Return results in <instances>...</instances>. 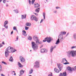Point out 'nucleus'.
<instances>
[{
    "label": "nucleus",
    "mask_w": 76,
    "mask_h": 76,
    "mask_svg": "<svg viewBox=\"0 0 76 76\" xmlns=\"http://www.w3.org/2000/svg\"><path fill=\"white\" fill-rule=\"evenodd\" d=\"M19 59L20 60V61L21 63H23V62L25 61V59H24V58L22 56L20 57Z\"/></svg>",
    "instance_id": "nucleus-11"
},
{
    "label": "nucleus",
    "mask_w": 76,
    "mask_h": 76,
    "mask_svg": "<svg viewBox=\"0 0 76 76\" xmlns=\"http://www.w3.org/2000/svg\"><path fill=\"white\" fill-rule=\"evenodd\" d=\"M35 15H36V16H38V14H37L36 13H34Z\"/></svg>",
    "instance_id": "nucleus-52"
},
{
    "label": "nucleus",
    "mask_w": 76,
    "mask_h": 76,
    "mask_svg": "<svg viewBox=\"0 0 76 76\" xmlns=\"http://www.w3.org/2000/svg\"><path fill=\"white\" fill-rule=\"evenodd\" d=\"M66 34V32L65 31H61L59 33V34L58 36V40L55 43L56 45H58L60 42V41H63L64 39L66 37H64L63 35H65Z\"/></svg>",
    "instance_id": "nucleus-2"
},
{
    "label": "nucleus",
    "mask_w": 76,
    "mask_h": 76,
    "mask_svg": "<svg viewBox=\"0 0 76 76\" xmlns=\"http://www.w3.org/2000/svg\"><path fill=\"white\" fill-rule=\"evenodd\" d=\"M14 75H16V74L15 73H14Z\"/></svg>",
    "instance_id": "nucleus-59"
},
{
    "label": "nucleus",
    "mask_w": 76,
    "mask_h": 76,
    "mask_svg": "<svg viewBox=\"0 0 76 76\" xmlns=\"http://www.w3.org/2000/svg\"><path fill=\"white\" fill-rule=\"evenodd\" d=\"M30 51H32V50H30Z\"/></svg>",
    "instance_id": "nucleus-61"
},
{
    "label": "nucleus",
    "mask_w": 76,
    "mask_h": 76,
    "mask_svg": "<svg viewBox=\"0 0 76 76\" xmlns=\"http://www.w3.org/2000/svg\"><path fill=\"white\" fill-rule=\"evenodd\" d=\"M28 39L30 40V41H31V40H32V37L29 36L28 37Z\"/></svg>",
    "instance_id": "nucleus-26"
},
{
    "label": "nucleus",
    "mask_w": 76,
    "mask_h": 76,
    "mask_svg": "<svg viewBox=\"0 0 76 76\" xmlns=\"http://www.w3.org/2000/svg\"><path fill=\"white\" fill-rule=\"evenodd\" d=\"M56 9H60V7H56Z\"/></svg>",
    "instance_id": "nucleus-38"
},
{
    "label": "nucleus",
    "mask_w": 76,
    "mask_h": 76,
    "mask_svg": "<svg viewBox=\"0 0 76 76\" xmlns=\"http://www.w3.org/2000/svg\"><path fill=\"white\" fill-rule=\"evenodd\" d=\"M46 1H47V2H48V1L47 0H46Z\"/></svg>",
    "instance_id": "nucleus-58"
},
{
    "label": "nucleus",
    "mask_w": 76,
    "mask_h": 76,
    "mask_svg": "<svg viewBox=\"0 0 76 76\" xmlns=\"http://www.w3.org/2000/svg\"><path fill=\"white\" fill-rule=\"evenodd\" d=\"M74 68H75V70H76V66H75L74 67Z\"/></svg>",
    "instance_id": "nucleus-53"
},
{
    "label": "nucleus",
    "mask_w": 76,
    "mask_h": 76,
    "mask_svg": "<svg viewBox=\"0 0 76 76\" xmlns=\"http://www.w3.org/2000/svg\"><path fill=\"white\" fill-rule=\"evenodd\" d=\"M72 71L73 70H75V69L74 68H72Z\"/></svg>",
    "instance_id": "nucleus-41"
},
{
    "label": "nucleus",
    "mask_w": 76,
    "mask_h": 76,
    "mask_svg": "<svg viewBox=\"0 0 76 76\" xmlns=\"http://www.w3.org/2000/svg\"><path fill=\"white\" fill-rule=\"evenodd\" d=\"M14 11L16 13H19V11H18V10L17 9L14 10Z\"/></svg>",
    "instance_id": "nucleus-25"
},
{
    "label": "nucleus",
    "mask_w": 76,
    "mask_h": 76,
    "mask_svg": "<svg viewBox=\"0 0 76 76\" xmlns=\"http://www.w3.org/2000/svg\"><path fill=\"white\" fill-rule=\"evenodd\" d=\"M7 2H9V1H7Z\"/></svg>",
    "instance_id": "nucleus-63"
},
{
    "label": "nucleus",
    "mask_w": 76,
    "mask_h": 76,
    "mask_svg": "<svg viewBox=\"0 0 76 76\" xmlns=\"http://www.w3.org/2000/svg\"><path fill=\"white\" fill-rule=\"evenodd\" d=\"M13 30H16V31H18V30H17V29H16V26L13 27Z\"/></svg>",
    "instance_id": "nucleus-29"
},
{
    "label": "nucleus",
    "mask_w": 76,
    "mask_h": 76,
    "mask_svg": "<svg viewBox=\"0 0 76 76\" xmlns=\"http://www.w3.org/2000/svg\"><path fill=\"white\" fill-rule=\"evenodd\" d=\"M43 47V45H41V46L40 47V48H41L42 47Z\"/></svg>",
    "instance_id": "nucleus-46"
},
{
    "label": "nucleus",
    "mask_w": 76,
    "mask_h": 76,
    "mask_svg": "<svg viewBox=\"0 0 76 76\" xmlns=\"http://www.w3.org/2000/svg\"><path fill=\"white\" fill-rule=\"evenodd\" d=\"M33 38L34 41H36V43L34 42H31L32 47L34 51H37L38 48V45H39V44H42L43 42L42 41H39L38 38L36 36H34Z\"/></svg>",
    "instance_id": "nucleus-1"
},
{
    "label": "nucleus",
    "mask_w": 76,
    "mask_h": 76,
    "mask_svg": "<svg viewBox=\"0 0 76 76\" xmlns=\"http://www.w3.org/2000/svg\"><path fill=\"white\" fill-rule=\"evenodd\" d=\"M67 76V73L66 72H64L63 73H61L59 75V76ZM48 76H53L52 75V73H50V74H49Z\"/></svg>",
    "instance_id": "nucleus-6"
},
{
    "label": "nucleus",
    "mask_w": 76,
    "mask_h": 76,
    "mask_svg": "<svg viewBox=\"0 0 76 76\" xmlns=\"http://www.w3.org/2000/svg\"><path fill=\"white\" fill-rule=\"evenodd\" d=\"M15 51H16V49H13V50H12V53H15Z\"/></svg>",
    "instance_id": "nucleus-32"
},
{
    "label": "nucleus",
    "mask_w": 76,
    "mask_h": 76,
    "mask_svg": "<svg viewBox=\"0 0 76 76\" xmlns=\"http://www.w3.org/2000/svg\"><path fill=\"white\" fill-rule=\"evenodd\" d=\"M28 29H29V27H27L26 26L25 27V30H28Z\"/></svg>",
    "instance_id": "nucleus-31"
},
{
    "label": "nucleus",
    "mask_w": 76,
    "mask_h": 76,
    "mask_svg": "<svg viewBox=\"0 0 76 76\" xmlns=\"http://www.w3.org/2000/svg\"><path fill=\"white\" fill-rule=\"evenodd\" d=\"M40 52L41 53H46L48 52V49L43 48L40 50Z\"/></svg>",
    "instance_id": "nucleus-8"
},
{
    "label": "nucleus",
    "mask_w": 76,
    "mask_h": 76,
    "mask_svg": "<svg viewBox=\"0 0 76 76\" xmlns=\"http://www.w3.org/2000/svg\"><path fill=\"white\" fill-rule=\"evenodd\" d=\"M34 68L38 69L39 68V63L37 61H36L34 63Z\"/></svg>",
    "instance_id": "nucleus-5"
},
{
    "label": "nucleus",
    "mask_w": 76,
    "mask_h": 76,
    "mask_svg": "<svg viewBox=\"0 0 76 76\" xmlns=\"http://www.w3.org/2000/svg\"><path fill=\"white\" fill-rule=\"evenodd\" d=\"M18 39H19V37H18V36H17V39L18 40Z\"/></svg>",
    "instance_id": "nucleus-50"
},
{
    "label": "nucleus",
    "mask_w": 76,
    "mask_h": 76,
    "mask_svg": "<svg viewBox=\"0 0 76 76\" xmlns=\"http://www.w3.org/2000/svg\"><path fill=\"white\" fill-rule=\"evenodd\" d=\"M13 50V48L12 47L9 46L6 49L5 52V57H7L9 56V53H12V50Z\"/></svg>",
    "instance_id": "nucleus-3"
},
{
    "label": "nucleus",
    "mask_w": 76,
    "mask_h": 76,
    "mask_svg": "<svg viewBox=\"0 0 76 76\" xmlns=\"http://www.w3.org/2000/svg\"><path fill=\"white\" fill-rule=\"evenodd\" d=\"M57 10H55L54 12L55 13H57Z\"/></svg>",
    "instance_id": "nucleus-40"
},
{
    "label": "nucleus",
    "mask_w": 76,
    "mask_h": 76,
    "mask_svg": "<svg viewBox=\"0 0 76 76\" xmlns=\"http://www.w3.org/2000/svg\"><path fill=\"white\" fill-rule=\"evenodd\" d=\"M2 71V68H1V66L0 65V72Z\"/></svg>",
    "instance_id": "nucleus-33"
},
{
    "label": "nucleus",
    "mask_w": 76,
    "mask_h": 76,
    "mask_svg": "<svg viewBox=\"0 0 76 76\" xmlns=\"http://www.w3.org/2000/svg\"><path fill=\"white\" fill-rule=\"evenodd\" d=\"M6 6L7 7H8V5L7 4H6Z\"/></svg>",
    "instance_id": "nucleus-54"
},
{
    "label": "nucleus",
    "mask_w": 76,
    "mask_h": 76,
    "mask_svg": "<svg viewBox=\"0 0 76 76\" xmlns=\"http://www.w3.org/2000/svg\"><path fill=\"white\" fill-rule=\"evenodd\" d=\"M54 71L56 73H59V70H58V69H57V68H56L54 69Z\"/></svg>",
    "instance_id": "nucleus-17"
},
{
    "label": "nucleus",
    "mask_w": 76,
    "mask_h": 76,
    "mask_svg": "<svg viewBox=\"0 0 76 76\" xmlns=\"http://www.w3.org/2000/svg\"><path fill=\"white\" fill-rule=\"evenodd\" d=\"M56 47H57V45H55L54 47H53V49H54V48H56Z\"/></svg>",
    "instance_id": "nucleus-45"
},
{
    "label": "nucleus",
    "mask_w": 76,
    "mask_h": 76,
    "mask_svg": "<svg viewBox=\"0 0 76 76\" xmlns=\"http://www.w3.org/2000/svg\"><path fill=\"white\" fill-rule=\"evenodd\" d=\"M23 33H24V35H25V36H26V35H26L25 34H26V31H25V30H23Z\"/></svg>",
    "instance_id": "nucleus-28"
},
{
    "label": "nucleus",
    "mask_w": 76,
    "mask_h": 76,
    "mask_svg": "<svg viewBox=\"0 0 76 76\" xmlns=\"http://www.w3.org/2000/svg\"><path fill=\"white\" fill-rule=\"evenodd\" d=\"M34 5H35V7H38L40 6L39 5L38 3H35L34 4Z\"/></svg>",
    "instance_id": "nucleus-15"
},
{
    "label": "nucleus",
    "mask_w": 76,
    "mask_h": 76,
    "mask_svg": "<svg viewBox=\"0 0 76 76\" xmlns=\"http://www.w3.org/2000/svg\"><path fill=\"white\" fill-rule=\"evenodd\" d=\"M19 76H20V75H19Z\"/></svg>",
    "instance_id": "nucleus-64"
},
{
    "label": "nucleus",
    "mask_w": 76,
    "mask_h": 76,
    "mask_svg": "<svg viewBox=\"0 0 76 76\" xmlns=\"http://www.w3.org/2000/svg\"><path fill=\"white\" fill-rule=\"evenodd\" d=\"M33 72H34V69H31L30 70L29 73V75H31V74H32L33 73Z\"/></svg>",
    "instance_id": "nucleus-13"
},
{
    "label": "nucleus",
    "mask_w": 76,
    "mask_h": 76,
    "mask_svg": "<svg viewBox=\"0 0 76 76\" xmlns=\"http://www.w3.org/2000/svg\"><path fill=\"white\" fill-rule=\"evenodd\" d=\"M69 33H68L66 35V37H67V36H68V35H69Z\"/></svg>",
    "instance_id": "nucleus-49"
},
{
    "label": "nucleus",
    "mask_w": 76,
    "mask_h": 76,
    "mask_svg": "<svg viewBox=\"0 0 76 76\" xmlns=\"http://www.w3.org/2000/svg\"><path fill=\"white\" fill-rule=\"evenodd\" d=\"M74 38L75 39H76V34H74Z\"/></svg>",
    "instance_id": "nucleus-30"
},
{
    "label": "nucleus",
    "mask_w": 76,
    "mask_h": 76,
    "mask_svg": "<svg viewBox=\"0 0 76 76\" xmlns=\"http://www.w3.org/2000/svg\"><path fill=\"white\" fill-rule=\"evenodd\" d=\"M64 64H67V62H65L64 63Z\"/></svg>",
    "instance_id": "nucleus-47"
},
{
    "label": "nucleus",
    "mask_w": 76,
    "mask_h": 76,
    "mask_svg": "<svg viewBox=\"0 0 76 76\" xmlns=\"http://www.w3.org/2000/svg\"><path fill=\"white\" fill-rule=\"evenodd\" d=\"M65 61H66V62H68L67 61V60H66V58H63L62 59V62H61L62 63H64L65 62Z\"/></svg>",
    "instance_id": "nucleus-14"
},
{
    "label": "nucleus",
    "mask_w": 76,
    "mask_h": 76,
    "mask_svg": "<svg viewBox=\"0 0 76 76\" xmlns=\"http://www.w3.org/2000/svg\"><path fill=\"white\" fill-rule=\"evenodd\" d=\"M28 76H32L31 75H29Z\"/></svg>",
    "instance_id": "nucleus-60"
},
{
    "label": "nucleus",
    "mask_w": 76,
    "mask_h": 76,
    "mask_svg": "<svg viewBox=\"0 0 76 76\" xmlns=\"http://www.w3.org/2000/svg\"><path fill=\"white\" fill-rule=\"evenodd\" d=\"M18 64L20 67H22V64H21L19 62H18Z\"/></svg>",
    "instance_id": "nucleus-23"
},
{
    "label": "nucleus",
    "mask_w": 76,
    "mask_h": 76,
    "mask_svg": "<svg viewBox=\"0 0 76 76\" xmlns=\"http://www.w3.org/2000/svg\"><path fill=\"white\" fill-rule=\"evenodd\" d=\"M2 44H4H4H5L4 43V42H2Z\"/></svg>",
    "instance_id": "nucleus-48"
},
{
    "label": "nucleus",
    "mask_w": 76,
    "mask_h": 76,
    "mask_svg": "<svg viewBox=\"0 0 76 76\" xmlns=\"http://www.w3.org/2000/svg\"><path fill=\"white\" fill-rule=\"evenodd\" d=\"M39 8H38L36 9L35 10V11L36 12H37V13H39Z\"/></svg>",
    "instance_id": "nucleus-22"
},
{
    "label": "nucleus",
    "mask_w": 76,
    "mask_h": 76,
    "mask_svg": "<svg viewBox=\"0 0 76 76\" xmlns=\"http://www.w3.org/2000/svg\"><path fill=\"white\" fill-rule=\"evenodd\" d=\"M13 31H12L11 33V35H12V34H13Z\"/></svg>",
    "instance_id": "nucleus-42"
},
{
    "label": "nucleus",
    "mask_w": 76,
    "mask_h": 76,
    "mask_svg": "<svg viewBox=\"0 0 76 76\" xmlns=\"http://www.w3.org/2000/svg\"><path fill=\"white\" fill-rule=\"evenodd\" d=\"M76 46H73L71 47V49H72V50L73 49H74V48H76Z\"/></svg>",
    "instance_id": "nucleus-27"
},
{
    "label": "nucleus",
    "mask_w": 76,
    "mask_h": 76,
    "mask_svg": "<svg viewBox=\"0 0 76 76\" xmlns=\"http://www.w3.org/2000/svg\"><path fill=\"white\" fill-rule=\"evenodd\" d=\"M26 15H25V16H24L23 15H22L21 19H23L25 18H26Z\"/></svg>",
    "instance_id": "nucleus-24"
},
{
    "label": "nucleus",
    "mask_w": 76,
    "mask_h": 76,
    "mask_svg": "<svg viewBox=\"0 0 76 76\" xmlns=\"http://www.w3.org/2000/svg\"><path fill=\"white\" fill-rule=\"evenodd\" d=\"M3 46V45L1 44H0V48L1 47H2Z\"/></svg>",
    "instance_id": "nucleus-44"
},
{
    "label": "nucleus",
    "mask_w": 76,
    "mask_h": 76,
    "mask_svg": "<svg viewBox=\"0 0 76 76\" xmlns=\"http://www.w3.org/2000/svg\"><path fill=\"white\" fill-rule=\"evenodd\" d=\"M24 73V71L23 70H21L20 71V75H23V73Z\"/></svg>",
    "instance_id": "nucleus-16"
},
{
    "label": "nucleus",
    "mask_w": 76,
    "mask_h": 76,
    "mask_svg": "<svg viewBox=\"0 0 76 76\" xmlns=\"http://www.w3.org/2000/svg\"><path fill=\"white\" fill-rule=\"evenodd\" d=\"M45 3H46V2H45Z\"/></svg>",
    "instance_id": "nucleus-62"
},
{
    "label": "nucleus",
    "mask_w": 76,
    "mask_h": 76,
    "mask_svg": "<svg viewBox=\"0 0 76 76\" xmlns=\"http://www.w3.org/2000/svg\"><path fill=\"white\" fill-rule=\"evenodd\" d=\"M9 61H13V57H12V56H11L10 58V59H9Z\"/></svg>",
    "instance_id": "nucleus-20"
},
{
    "label": "nucleus",
    "mask_w": 76,
    "mask_h": 76,
    "mask_svg": "<svg viewBox=\"0 0 76 76\" xmlns=\"http://www.w3.org/2000/svg\"><path fill=\"white\" fill-rule=\"evenodd\" d=\"M54 50V48H53V47L51 46L50 49V53H52L53 52V50Z\"/></svg>",
    "instance_id": "nucleus-18"
},
{
    "label": "nucleus",
    "mask_w": 76,
    "mask_h": 76,
    "mask_svg": "<svg viewBox=\"0 0 76 76\" xmlns=\"http://www.w3.org/2000/svg\"><path fill=\"white\" fill-rule=\"evenodd\" d=\"M1 76H5V75H3V74H1Z\"/></svg>",
    "instance_id": "nucleus-43"
},
{
    "label": "nucleus",
    "mask_w": 76,
    "mask_h": 76,
    "mask_svg": "<svg viewBox=\"0 0 76 76\" xmlns=\"http://www.w3.org/2000/svg\"><path fill=\"white\" fill-rule=\"evenodd\" d=\"M12 72H13V73H15V71H13Z\"/></svg>",
    "instance_id": "nucleus-56"
},
{
    "label": "nucleus",
    "mask_w": 76,
    "mask_h": 76,
    "mask_svg": "<svg viewBox=\"0 0 76 76\" xmlns=\"http://www.w3.org/2000/svg\"><path fill=\"white\" fill-rule=\"evenodd\" d=\"M44 20V19H42V20H41L40 22V23L41 24V23H42V22H43V21Z\"/></svg>",
    "instance_id": "nucleus-35"
},
{
    "label": "nucleus",
    "mask_w": 76,
    "mask_h": 76,
    "mask_svg": "<svg viewBox=\"0 0 76 76\" xmlns=\"http://www.w3.org/2000/svg\"><path fill=\"white\" fill-rule=\"evenodd\" d=\"M57 66L58 68L59 69L60 71H61V70H62L63 67V65L60 64H57Z\"/></svg>",
    "instance_id": "nucleus-10"
},
{
    "label": "nucleus",
    "mask_w": 76,
    "mask_h": 76,
    "mask_svg": "<svg viewBox=\"0 0 76 76\" xmlns=\"http://www.w3.org/2000/svg\"><path fill=\"white\" fill-rule=\"evenodd\" d=\"M51 38L50 37H46L44 40H43L42 41L43 42H46V41H47L48 42L50 43L51 42Z\"/></svg>",
    "instance_id": "nucleus-4"
},
{
    "label": "nucleus",
    "mask_w": 76,
    "mask_h": 76,
    "mask_svg": "<svg viewBox=\"0 0 76 76\" xmlns=\"http://www.w3.org/2000/svg\"><path fill=\"white\" fill-rule=\"evenodd\" d=\"M69 64V62H67V64Z\"/></svg>",
    "instance_id": "nucleus-57"
},
{
    "label": "nucleus",
    "mask_w": 76,
    "mask_h": 76,
    "mask_svg": "<svg viewBox=\"0 0 76 76\" xmlns=\"http://www.w3.org/2000/svg\"><path fill=\"white\" fill-rule=\"evenodd\" d=\"M8 21L7 20L5 21L4 22V26L6 29H8V26H7V24H8Z\"/></svg>",
    "instance_id": "nucleus-9"
},
{
    "label": "nucleus",
    "mask_w": 76,
    "mask_h": 76,
    "mask_svg": "<svg viewBox=\"0 0 76 76\" xmlns=\"http://www.w3.org/2000/svg\"><path fill=\"white\" fill-rule=\"evenodd\" d=\"M67 69L68 71H69V73H72V68L70 66H68Z\"/></svg>",
    "instance_id": "nucleus-12"
},
{
    "label": "nucleus",
    "mask_w": 76,
    "mask_h": 76,
    "mask_svg": "<svg viewBox=\"0 0 76 76\" xmlns=\"http://www.w3.org/2000/svg\"><path fill=\"white\" fill-rule=\"evenodd\" d=\"M2 63L4 64H7L6 63L3 61L2 62Z\"/></svg>",
    "instance_id": "nucleus-39"
},
{
    "label": "nucleus",
    "mask_w": 76,
    "mask_h": 76,
    "mask_svg": "<svg viewBox=\"0 0 76 76\" xmlns=\"http://www.w3.org/2000/svg\"><path fill=\"white\" fill-rule=\"evenodd\" d=\"M4 29H5V28H3L2 29V31H4Z\"/></svg>",
    "instance_id": "nucleus-51"
},
{
    "label": "nucleus",
    "mask_w": 76,
    "mask_h": 76,
    "mask_svg": "<svg viewBox=\"0 0 76 76\" xmlns=\"http://www.w3.org/2000/svg\"><path fill=\"white\" fill-rule=\"evenodd\" d=\"M31 20H35L36 22H38V18L36 17L34 15H32L31 17Z\"/></svg>",
    "instance_id": "nucleus-7"
},
{
    "label": "nucleus",
    "mask_w": 76,
    "mask_h": 76,
    "mask_svg": "<svg viewBox=\"0 0 76 76\" xmlns=\"http://www.w3.org/2000/svg\"><path fill=\"white\" fill-rule=\"evenodd\" d=\"M2 0H0V2H1V1H2Z\"/></svg>",
    "instance_id": "nucleus-55"
},
{
    "label": "nucleus",
    "mask_w": 76,
    "mask_h": 76,
    "mask_svg": "<svg viewBox=\"0 0 76 76\" xmlns=\"http://www.w3.org/2000/svg\"><path fill=\"white\" fill-rule=\"evenodd\" d=\"M26 25L27 26H31V23H26Z\"/></svg>",
    "instance_id": "nucleus-19"
},
{
    "label": "nucleus",
    "mask_w": 76,
    "mask_h": 76,
    "mask_svg": "<svg viewBox=\"0 0 76 76\" xmlns=\"http://www.w3.org/2000/svg\"><path fill=\"white\" fill-rule=\"evenodd\" d=\"M43 16L44 17V19H45V12H43Z\"/></svg>",
    "instance_id": "nucleus-21"
},
{
    "label": "nucleus",
    "mask_w": 76,
    "mask_h": 76,
    "mask_svg": "<svg viewBox=\"0 0 76 76\" xmlns=\"http://www.w3.org/2000/svg\"><path fill=\"white\" fill-rule=\"evenodd\" d=\"M6 1V0H3V3H5Z\"/></svg>",
    "instance_id": "nucleus-37"
},
{
    "label": "nucleus",
    "mask_w": 76,
    "mask_h": 76,
    "mask_svg": "<svg viewBox=\"0 0 76 76\" xmlns=\"http://www.w3.org/2000/svg\"><path fill=\"white\" fill-rule=\"evenodd\" d=\"M35 0H32V3H31V4H34V2H35Z\"/></svg>",
    "instance_id": "nucleus-34"
},
{
    "label": "nucleus",
    "mask_w": 76,
    "mask_h": 76,
    "mask_svg": "<svg viewBox=\"0 0 76 76\" xmlns=\"http://www.w3.org/2000/svg\"><path fill=\"white\" fill-rule=\"evenodd\" d=\"M28 2L29 4H31V0H28Z\"/></svg>",
    "instance_id": "nucleus-36"
}]
</instances>
